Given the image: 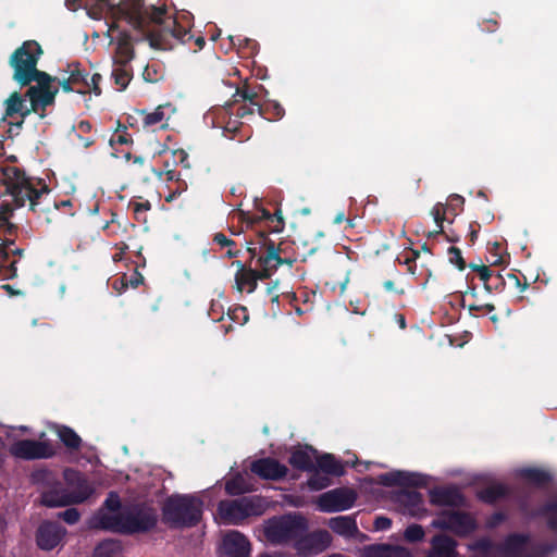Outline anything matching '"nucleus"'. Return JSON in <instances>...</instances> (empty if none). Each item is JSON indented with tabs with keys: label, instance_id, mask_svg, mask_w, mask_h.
Wrapping results in <instances>:
<instances>
[{
	"label": "nucleus",
	"instance_id": "473e14b6",
	"mask_svg": "<svg viewBox=\"0 0 557 557\" xmlns=\"http://www.w3.org/2000/svg\"><path fill=\"white\" fill-rule=\"evenodd\" d=\"M101 81V76L99 74L91 75L90 78H86L84 87L77 88L76 91L81 94H85L88 91H94L95 95L99 96L101 90L99 88V82Z\"/></svg>",
	"mask_w": 557,
	"mask_h": 557
},
{
	"label": "nucleus",
	"instance_id": "7c9ffc66",
	"mask_svg": "<svg viewBox=\"0 0 557 557\" xmlns=\"http://www.w3.org/2000/svg\"><path fill=\"white\" fill-rule=\"evenodd\" d=\"M318 466L325 472L339 474L342 472L341 465L332 455L325 454L317 458Z\"/></svg>",
	"mask_w": 557,
	"mask_h": 557
},
{
	"label": "nucleus",
	"instance_id": "412c9836",
	"mask_svg": "<svg viewBox=\"0 0 557 557\" xmlns=\"http://www.w3.org/2000/svg\"><path fill=\"white\" fill-rule=\"evenodd\" d=\"M258 265L260 267V280L270 277L274 270L282 263V259L274 249V247H268L267 255L258 259Z\"/></svg>",
	"mask_w": 557,
	"mask_h": 557
},
{
	"label": "nucleus",
	"instance_id": "4c0bfd02",
	"mask_svg": "<svg viewBox=\"0 0 557 557\" xmlns=\"http://www.w3.org/2000/svg\"><path fill=\"white\" fill-rule=\"evenodd\" d=\"M448 256L450 263L455 264L459 270L465 269V261L461 256V251L456 247H450L448 249Z\"/></svg>",
	"mask_w": 557,
	"mask_h": 557
},
{
	"label": "nucleus",
	"instance_id": "423d86ee",
	"mask_svg": "<svg viewBox=\"0 0 557 557\" xmlns=\"http://www.w3.org/2000/svg\"><path fill=\"white\" fill-rule=\"evenodd\" d=\"M67 488H54L42 494L41 502L48 507H64L85 502L92 494V487L72 469L64 471Z\"/></svg>",
	"mask_w": 557,
	"mask_h": 557
},
{
	"label": "nucleus",
	"instance_id": "79ce46f5",
	"mask_svg": "<svg viewBox=\"0 0 557 557\" xmlns=\"http://www.w3.org/2000/svg\"><path fill=\"white\" fill-rule=\"evenodd\" d=\"M432 502L438 504H445L451 502L446 491H436L432 493Z\"/></svg>",
	"mask_w": 557,
	"mask_h": 557
},
{
	"label": "nucleus",
	"instance_id": "c9c22d12",
	"mask_svg": "<svg viewBox=\"0 0 557 557\" xmlns=\"http://www.w3.org/2000/svg\"><path fill=\"white\" fill-rule=\"evenodd\" d=\"M552 528H557V498L550 502L544 511Z\"/></svg>",
	"mask_w": 557,
	"mask_h": 557
},
{
	"label": "nucleus",
	"instance_id": "13d9d810",
	"mask_svg": "<svg viewBox=\"0 0 557 557\" xmlns=\"http://www.w3.org/2000/svg\"><path fill=\"white\" fill-rule=\"evenodd\" d=\"M248 251H250L252 253V256H255V250L253 249L248 248Z\"/></svg>",
	"mask_w": 557,
	"mask_h": 557
},
{
	"label": "nucleus",
	"instance_id": "4468645a",
	"mask_svg": "<svg viewBox=\"0 0 557 557\" xmlns=\"http://www.w3.org/2000/svg\"><path fill=\"white\" fill-rule=\"evenodd\" d=\"M9 451L22 459L47 458L52 455V448L45 442L23 440L13 443Z\"/></svg>",
	"mask_w": 557,
	"mask_h": 557
},
{
	"label": "nucleus",
	"instance_id": "37998d69",
	"mask_svg": "<svg viewBox=\"0 0 557 557\" xmlns=\"http://www.w3.org/2000/svg\"><path fill=\"white\" fill-rule=\"evenodd\" d=\"M54 78H55V81L53 83L58 82L64 91L69 92V91H72L75 89V86L73 85L70 76L67 78H58V77H54ZM52 85L55 86L54 84H52Z\"/></svg>",
	"mask_w": 557,
	"mask_h": 557
},
{
	"label": "nucleus",
	"instance_id": "72a5a7b5",
	"mask_svg": "<svg viewBox=\"0 0 557 557\" xmlns=\"http://www.w3.org/2000/svg\"><path fill=\"white\" fill-rule=\"evenodd\" d=\"M424 537V531L421 525H409L405 531V539L409 542L421 541Z\"/></svg>",
	"mask_w": 557,
	"mask_h": 557
},
{
	"label": "nucleus",
	"instance_id": "cd10ccee",
	"mask_svg": "<svg viewBox=\"0 0 557 557\" xmlns=\"http://www.w3.org/2000/svg\"><path fill=\"white\" fill-rule=\"evenodd\" d=\"M112 77L114 78V83L117 86L119 90H123L126 88L128 83L131 82V71L126 67V64H117L112 72Z\"/></svg>",
	"mask_w": 557,
	"mask_h": 557
},
{
	"label": "nucleus",
	"instance_id": "5fc2aeb1",
	"mask_svg": "<svg viewBox=\"0 0 557 557\" xmlns=\"http://www.w3.org/2000/svg\"><path fill=\"white\" fill-rule=\"evenodd\" d=\"M259 557H284L283 555H280V554H275V555H270V554H263Z\"/></svg>",
	"mask_w": 557,
	"mask_h": 557
},
{
	"label": "nucleus",
	"instance_id": "a19ab883",
	"mask_svg": "<svg viewBox=\"0 0 557 557\" xmlns=\"http://www.w3.org/2000/svg\"><path fill=\"white\" fill-rule=\"evenodd\" d=\"M70 78L75 87L78 85L84 86L87 75L83 74L79 70L75 69L71 72Z\"/></svg>",
	"mask_w": 557,
	"mask_h": 557
},
{
	"label": "nucleus",
	"instance_id": "a18cd8bd",
	"mask_svg": "<svg viewBox=\"0 0 557 557\" xmlns=\"http://www.w3.org/2000/svg\"><path fill=\"white\" fill-rule=\"evenodd\" d=\"M213 240L214 243H216L218 245L224 247V246H230L233 244V242L231 239H228L224 234L222 233H218L214 235L213 237Z\"/></svg>",
	"mask_w": 557,
	"mask_h": 557
},
{
	"label": "nucleus",
	"instance_id": "c85d7f7f",
	"mask_svg": "<svg viewBox=\"0 0 557 557\" xmlns=\"http://www.w3.org/2000/svg\"><path fill=\"white\" fill-rule=\"evenodd\" d=\"M225 490L231 495H237L249 492L251 490V486L245 481L243 475L237 474L236 476L226 482Z\"/></svg>",
	"mask_w": 557,
	"mask_h": 557
},
{
	"label": "nucleus",
	"instance_id": "39448f33",
	"mask_svg": "<svg viewBox=\"0 0 557 557\" xmlns=\"http://www.w3.org/2000/svg\"><path fill=\"white\" fill-rule=\"evenodd\" d=\"M59 88L29 86L23 96L17 91L12 92L4 101L5 116H20L22 121L32 113H38L42 119L47 107L54 103Z\"/></svg>",
	"mask_w": 557,
	"mask_h": 557
},
{
	"label": "nucleus",
	"instance_id": "8fccbe9b",
	"mask_svg": "<svg viewBox=\"0 0 557 557\" xmlns=\"http://www.w3.org/2000/svg\"><path fill=\"white\" fill-rule=\"evenodd\" d=\"M480 275H481V277L483 280H487V277H488V269L485 265L481 267Z\"/></svg>",
	"mask_w": 557,
	"mask_h": 557
},
{
	"label": "nucleus",
	"instance_id": "ddd939ff",
	"mask_svg": "<svg viewBox=\"0 0 557 557\" xmlns=\"http://www.w3.org/2000/svg\"><path fill=\"white\" fill-rule=\"evenodd\" d=\"M356 500V493L349 488H335L321 494L317 504L321 511L336 512L349 509Z\"/></svg>",
	"mask_w": 557,
	"mask_h": 557
},
{
	"label": "nucleus",
	"instance_id": "6e6552de",
	"mask_svg": "<svg viewBox=\"0 0 557 557\" xmlns=\"http://www.w3.org/2000/svg\"><path fill=\"white\" fill-rule=\"evenodd\" d=\"M308 530L307 520L300 515H288L269 520L264 535L273 544L295 543Z\"/></svg>",
	"mask_w": 557,
	"mask_h": 557
},
{
	"label": "nucleus",
	"instance_id": "f8f14e48",
	"mask_svg": "<svg viewBox=\"0 0 557 557\" xmlns=\"http://www.w3.org/2000/svg\"><path fill=\"white\" fill-rule=\"evenodd\" d=\"M332 543L331 534L325 530H318L309 533L304 532L294 543L298 555L310 557L325 550Z\"/></svg>",
	"mask_w": 557,
	"mask_h": 557
},
{
	"label": "nucleus",
	"instance_id": "9b49d317",
	"mask_svg": "<svg viewBox=\"0 0 557 557\" xmlns=\"http://www.w3.org/2000/svg\"><path fill=\"white\" fill-rule=\"evenodd\" d=\"M436 529L448 530L456 535H467L475 529L474 520L467 513L446 510L441 512L432 522Z\"/></svg>",
	"mask_w": 557,
	"mask_h": 557
},
{
	"label": "nucleus",
	"instance_id": "58836bf2",
	"mask_svg": "<svg viewBox=\"0 0 557 557\" xmlns=\"http://www.w3.org/2000/svg\"><path fill=\"white\" fill-rule=\"evenodd\" d=\"M79 512L75 508L66 509L59 513V517L70 524H74L79 520Z\"/></svg>",
	"mask_w": 557,
	"mask_h": 557
},
{
	"label": "nucleus",
	"instance_id": "393cba45",
	"mask_svg": "<svg viewBox=\"0 0 557 557\" xmlns=\"http://www.w3.org/2000/svg\"><path fill=\"white\" fill-rule=\"evenodd\" d=\"M171 112L170 106H159L153 112L145 113L144 125L153 126L161 124L164 126V122L169 120Z\"/></svg>",
	"mask_w": 557,
	"mask_h": 557
},
{
	"label": "nucleus",
	"instance_id": "6e6d98bb",
	"mask_svg": "<svg viewBox=\"0 0 557 557\" xmlns=\"http://www.w3.org/2000/svg\"><path fill=\"white\" fill-rule=\"evenodd\" d=\"M327 557H344V556H343V555H341V554H333V555H330V556H327Z\"/></svg>",
	"mask_w": 557,
	"mask_h": 557
},
{
	"label": "nucleus",
	"instance_id": "6ab92c4d",
	"mask_svg": "<svg viewBox=\"0 0 557 557\" xmlns=\"http://www.w3.org/2000/svg\"><path fill=\"white\" fill-rule=\"evenodd\" d=\"M327 525L333 532L347 539L356 537L359 534L356 520L350 516L331 518Z\"/></svg>",
	"mask_w": 557,
	"mask_h": 557
},
{
	"label": "nucleus",
	"instance_id": "dca6fc26",
	"mask_svg": "<svg viewBox=\"0 0 557 557\" xmlns=\"http://www.w3.org/2000/svg\"><path fill=\"white\" fill-rule=\"evenodd\" d=\"M66 530L54 522H42L36 532V542L39 548L51 550L57 547L64 539Z\"/></svg>",
	"mask_w": 557,
	"mask_h": 557
},
{
	"label": "nucleus",
	"instance_id": "3c124183",
	"mask_svg": "<svg viewBox=\"0 0 557 557\" xmlns=\"http://www.w3.org/2000/svg\"><path fill=\"white\" fill-rule=\"evenodd\" d=\"M345 220L344 212H338L334 219V223L339 224Z\"/></svg>",
	"mask_w": 557,
	"mask_h": 557
},
{
	"label": "nucleus",
	"instance_id": "49530a36",
	"mask_svg": "<svg viewBox=\"0 0 557 557\" xmlns=\"http://www.w3.org/2000/svg\"><path fill=\"white\" fill-rule=\"evenodd\" d=\"M110 141H111V144L124 145V144H128L129 139L123 134H115V135H113V137L111 138Z\"/></svg>",
	"mask_w": 557,
	"mask_h": 557
},
{
	"label": "nucleus",
	"instance_id": "de8ad7c7",
	"mask_svg": "<svg viewBox=\"0 0 557 557\" xmlns=\"http://www.w3.org/2000/svg\"><path fill=\"white\" fill-rule=\"evenodd\" d=\"M10 250L8 248L0 249V263L1 265H7L8 257H9Z\"/></svg>",
	"mask_w": 557,
	"mask_h": 557
},
{
	"label": "nucleus",
	"instance_id": "e433bc0d",
	"mask_svg": "<svg viewBox=\"0 0 557 557\" xmlns=\"http://www.w3.org/2000/svg\"><path fill=\"white\" fill-rule=\"evenodd\" d=\"M523 474L527 479L535 483H543L548 479L545 472L537 469H527L523 471Z\"/></svg>",
	"mask_w": 557,
	"mask_h": 557
},
{
	"label": "nucleus",
	"instance_id": "2eb2a0df",
	"mask_svg": "<svg viewBox=\"0 0 557 557\" xmlns=\"http://www.w3.org/2000/svg\"><path fill=\"white\" fill-rule=\"evenodd\" d=\"M249 541L237 531L227 532L222 540L220 546L221 557H249L250 555Z\"/></svg>",
	"mask_w": 557,
	"mask_h": 557
},
{
	"label": "nucleus",
	"instance_id": "603ef678",
	"mask_svg": "<svg viewBox=\"0 0 557 557\" xmlns=\"http://www.w3.org/2000/svg\"><path fill=\"white\" fill-rule=\"evenodd\" d=\"M384 287H385L387 290H389V292L395 290L394 283H393L392 281H386V282L384 283Z\"/></svg>",
	"mask_w": 557,
	"mask_h": 557
},
{
	"label": "nucleus",
	"instance_id": "c756f323",
	"mask_svg": "<svg viewBox=\"0 0 557 557\" xmlns=\"http://www.w3.org/2000/svg\"><path fill=\"white\" fill-rule=\"evenodd\" d=\"M119 553V543L114 541H104L96 547L94 557H117Z\"/></svg>",
	"mask_w": 557,
	"mask_h": 557
},
{
	"label": "nucleus",
	"instance_id": "f704fd0d",
	"mask_svg": "<svg viewBox=\"0 0 557 557\" xmlns=\"http://www.w3.org/2000/svg\"><path fill=\"white\" fill-rule=\"evenodd\" d=\"M445 213H446V206L441 202L436 203L431 211V214L438 227V230L436 231L437 233L442 232V228H443L442 223L445 219Z\"/></svg>",
	"mask_w": 557,
	"mask_h": 557
},
{
	"label": "nucleus",
	"instance_id": "f3484780",
	"mask_svg": "<svg viewBox=\"0 0 557 557\" xmlns=\"http://www.w3.org/2000/svg\"><path fill=\"white\" fill-rule=\"evenodd\" d=\"M251 471L262 479L277 480L286 475L287 468L274 459L264 458L252 462Z\"/></svg>",
	"mask_w": 557,
	"mask_h": 557
},
{
	"label": "nucleus",
	"instance_id": "c03bdc74",
	"mask_svg": "<svg viewBox=\"0 0 557 557\" xmlns=\"http://www.w3.org/2000/svg\"><path fill=\"white\" fill-rule=\"evenodd\" d=\"M391 520L386 517H379L374 521V527L376 530H385L391 527Z\"/></svg>",
	"mask_w": 557,
	"mask_h": 557
},
{
	"label": "nucleus",
	"instance_id": "bf43d9fd",
	"mask_svg": "<svg viewBox=\"0 0 557 557\" xmlns=\"http://www.w3.org/2000/svg\"><path fill=\"white\" fill-rule=\"evenodd\" d=\"M141 161L140 158H136V163H139Z\"/></svg>",
	"mask_w": 557,
	"mask_h": 557
},
{
	"label": "nucleus",
	"instance_id": "aec40b11",
	"mask_svg": "<svg viewBox=\"0 0 557 557\" xmlns=\"http://www.w3.org/2000/svg\"><path fill=\"white\" fill-rule=\"evenodd\" d=\"M238 270L235 275V282L239 292L246 290L252 293L257 287V281L260 280L258 270L246 269L242 263H237Z\"/></svg>",
	"mask_w": 557,
	"mask_h": 557
},
{
	"label": "nucleus",
	"instance_id": "864d4df0",
	"mask_svg": "<svg viewBox=\"0 0 557 557\" xmlns=\"http://www.w3.org/2000/svg\"><path fill=\"white\" fill-rule=\"evenodd\" d=\"M15 264H16V261H12V262L9 263V267L12 270V275H15V272H16Z\"/></svg>",
	"mask_w": 557,
	"mask_h": 557
},
{
	"label": "nucleus",
	"instance_id": "bb28decb",
	"mask_svg": "<svg viewBox=\"0 0 557 557\" xmlns=\"http://www.w3.org/2000/svg\"><path fill=\"white\" fill-rule=\"evenodd\" d=\"M57 433L66 447L77 449L81 446V437L72 429L59 426Z\"/></svg>",
	"mask_w": 557,
	"mask_h": 557
},
{
	"label": "nucleus",
	"instance_id": "4be33fe9",
	"mask_svg": "<svg viewBox=\"0 0 557 557\" xmlns=\"http://www.w3.org/2000/svg\"><path fill=\"white\" fill-rule=\"evenodd\" d=\"M399 502L404 505L405 512L410 516L420 517L424 513L421 496L416 492H404L398 496Z\"/></svg>",
	"mask_w": 557,
	"mask_h": 557
},
{
	"label": "nucleus",
	"instance_id": "b1692460",
	"mask_svg": "<svg viewBox=\"0 0 557 557\" xmlns=\"http://www.w3.org/2000/svg\"><path fill=\"white\" fill-rule=\"evenodd\" d=\"M134 57L133 46L129 41V37L122 35L117 39L114 63L127 64Z\"/></svg>",
	"mask_w": 557,
	"mask_h": 557
},
{
	"label": "nucleus",
	"instance_id": "f257e3e1",
	"mask_svg": "<svg viewBox=\"0 0 557 557\" xmlns=\"http://www.w3.org/2000/svg\"><path fill=\"white\" fill-rule=\"evenodd\" d=\"M119 17L127 21L136 29L145 30L149 22L159 25V29L149 30L147 39L157 50L172 49L175 40H183L185 30L177 26L173 16L166 15L164 8H144L141 0H123L116 9Z\"/></svg>",
	"mask_w": 557,
	"mask_h": 557
},
{
	"label": "nucleus",
	"instance_id": "4d7b16f0",
	"mask_svg": "<svg viewBox=\"0 0 557 557\" xmlns=\"http://www.w3.org/2000/svg\"><path fill=\"white\" fill-rule=\"evenodd\" d=\"M495 519L498 521V520H502L503 519V516L502 515H497L495 516Z\"/></svg>",
	"mask_w": 557,
	"mask_h": 557
},
{
	"label": "nucleus",
	"instance_id": "0eeeda50",
	"mask_svg": "<svg viewBox=\"0 0 557 557\" xmlns=\"http://www.w3.org/2000/svg\"><path fill=\"white\" fill-rule=\"evenodd\" d=\"M202 503L191 495H174L164 504V519L175 527L197 523L201 517Z\"/></svg>",
	"mask_w": 557,
	"mask_h": 557
},
{
	"label": "nucleus",
	"instance_id": "052dcab7",
	"mask_svg": "<svg viewBox=\"0 0 557 557\" xmlns=\"http://www.w3.org/2000/svg\"><path fill=\"white\" fill-rule=\"evenodd\" d=\"M97 1H98V2H103V3H104V2H107L108 0H97Z\"/></svg>",
	"mask_w": 557,
	"mask_h": 557
},
{
	"label": "nucleus",
	"instance_id": "f03ea898",
	"mask_svg": "<svg viewBox=\"0 0 557 557\" xmlns=\"http://www.w3.org/2000/svg\"><path fill=\"white\" fill-rule=\"evenodd\" d=\"M120 499L111 494L104 508L91 520L95 528L107 529L115 532L134 533L151 529L157 521V515L152 509H127L119 511Z\"/></svg>",
	"mask_w": 557,
	"mask_h": 557
},
{
	"label": "nucleus",
	"instance_id": "5701e85b",
	"mask_svg": "<svg viewBox=\"0 0 557 557\" xmlns=\"http://www.w3.org/2000/svg\"><path fill=\"white\" fill-rule=\"evenodd\" d=\"M315 451L311 448H299L292 453L289 463L300 470H310L313 466Z\"/></svg>",
	"mask_w": 557,
	"mask_h": 557
},
{
	"label": "nucleus",
	"instance_id": "7ed1b4c3",
	"mask_svg": "<svg viewBox=\"0 0 557 557\" xmlns=\"http://www.w3.org/2000/svg\"><path fill=\"white\" fill-rule=\"evenodd\" d=\"M1 173L5 193L0 195V218L7 221L15 208L24 207L26 203L33 211H36L44 189H36L34 184L15 166H7L1 170Z\"/></svg>",
	"mask_w": 557,
	"mask_h": 557
},
{
	"label": "nucleus",
	"instance_id": "09e8293b",
	"mask_svg": "<svg viewBox=\"0 0 557 557\" xmlns=\"http://www.w3.org/2000/svg\"><path fill=\"white\" fill-rule=\"evenodd\" d=\"M134 207H135V211L139 212V211L148 210L150 206L148 202H146V203H135Z\"/></svg>",
	"mask_w": 557,
	"mask_h": 557
},
{
	"label": "nucleus",
	"instance_id": "1a4fd4ad",
	"mask_svg": "<svg viewBox=\"0 0 557 557\" xmlns=\"http://www.w3.org/2000/svg\"><path fill=\"white\" fill-rule=\"evenodd\" d=\"M471 547L475 550L474 557H532V545L522 535L509 536L503 546L482 540Z\"/></svg>",
	"mask_w": 557,
	"mask_h": 557
},
{
	"label": "nucleus",
	"instance_id": "a878e982",
	"mask_svg": "<svg viewBox=\"0 0 557 557\" xmlns=\"http://www.w3.org/2000/svg\"><path fill=\"white\" fill-rule=\"evenodd\" d=\"M368 557H410V554L403 547L379 546L371 548Z\"/></svg>",
	"mask_w": 557,
	"mask_h": 557
},
{
	"label": "nucleus",
	"instance_id": "a211bd4d",
	"mask_svg": "<svg viewBox=\"0 0 557 557\" xmlns=\"http://www.w3.org/2000/svg\"><path fill=\"white\" fill-rule=\"evenodd\" d=\"M457 543L447 535H436L431 541L428 557H457Z\"/></svg>",
	"mask_w": 557,
	"mask_h": 557
},
{
	"label": "nucleus",
	"instance_id": "ea45409f",
	"mask_svg": "<svg viewBox=\"0 0 557 557\" xmlns=\"http://www.w3.org/2000/svg\"><path fill=\"white\" fill-rule=\"evenodd\" d=\"M308 485L311 490L319 491L330 485V480L327 478H320L318 475L312 476L308 481Z\"/></svg>",
	"mask_w": 557,
	"mask_h": 557
},
{
	"label": "nucleus",
	"instance_id": "20e7f679",
	"mask_svg": "<svg viewBox=\"0 0 557 557\" xmlns=\"http://www.w3.org/2000/svg\"><path fill=\"white\" fill-rule=\"evenodd\" d=\"M42 54L40 45L35 40L22 44L10 57L9 63L13 69V78L22 86L36 82L35 86L59 88L53 86L55 78L37 69V63Z\"/></svg>",
	"mask_w": 557,
	"mask_h": 557
},
{
	"label": "nucleus",
	"instance_id": "9d476101",
	"mask_svg": "<svg viewBox=\"0 0 557 557\" xmlns=\"http://www.w3.org/2000/svg\"><path fill=\"white\" fill-rule=\"evenodd\" d=\"M262 513L259 499L243 497L235 500H222L218 506L216 519L225 524H239L250 516Z\"/></svg>",
	"mask_w": 557,
	"mask_h": 557
},
{
	"label": "nucleus",
	"instance_id": "2f4dec72",
	"mask_svg": "<svg viewBox=\"0 0 557 557\" xmlns=\"http://www.w3.org/2000/svg\"><path fill=\"white\" fill-rule=\"evenodd\" d=\"M506 492L505 487L500 484L491 485L480 493V497L485 502H494Z\"/></svg>",
	"mask_w": 557,
	"mask_h": 557
}]
</instances>
